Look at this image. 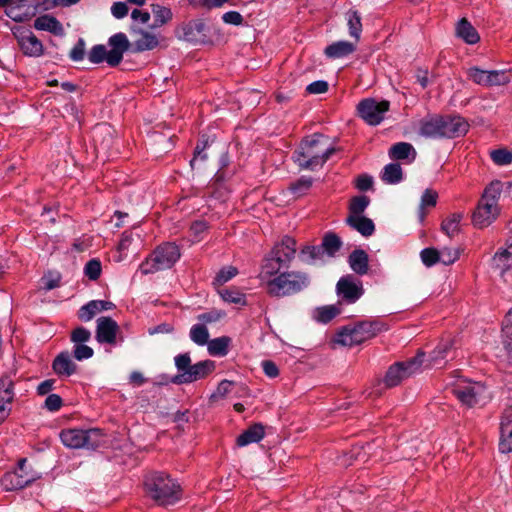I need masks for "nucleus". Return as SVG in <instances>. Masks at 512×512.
Segmentation results:
<instances>
[{
    "mask_svg": "<svg viewBox=\"0 0 512 512\" xmlns=\"http://www.w3.org/2000/svg\"><path fill=\"white\" fill-rule=\"evenodd\" d=\"M296 254V241L284 236L275 243L261 264L259 279L266 286L267 292L275 297L297 294L310 284V277L302 271H287Z\"/></svg>",
    "mask_w": 512,
    "mask_h": 512,
    "instance_id": "obj_1",
    "label": "nucleus"
},
{
    "mask_svg": "<svg viewBox=\"0 0 512 512\" xmlns=\"http://www.w3.org/2000/svg\"><path fill=\"white\" fill-rule=\"evenodd\" d=\"M335 153L329 138L322 134H314L304 139L294 152V162L302 169L314 171L322 167Z\"/></svg>",
    "mask_w": 512,
    "mask_h": 512,
    "instance_id": "obj_2",
    "label": "nucleus"
},
{
    "mask_svg": "<svg viewBox=\"0 0 512 512\" xmlns=\"http://www.w3.org/2000/svg\"><path fill=\"white\" fill-rule=\"evenodd\" d=\"M503 191L502 182L492 181L484 189L472 214V223L478 229L490 226L500 215L499 199Z\"/></svg>",
    "mask_w": 512,
    "mask_h": 512,
    "instance_id": "obj_3",
    "label": "nucleus"
},
{
    "mask_svg": "<svg viewBox=\"0 0 512 512\" xmlns=\"http://www.w3.org/2000/svg\"><path fill=\"white\" fill-rule=\"evenodd\" d=\"M174 364L177 374L172 377L171 382L176 385L190 384L204 379L216 368L215 362L212 360H203L192 364L189 353L176 355Z\"/></svg>",
    "mask_w": 512,
    "mask_h": 512,
    "instance_id": "obj_4",
    "label": "nucleus"
},
{
    "mask_svg": "<svg viewBox=\"0 0 512 512\" xmlns=\"http://www.w3.org/2000/svg\"><path fill=\"white\" fill-rule=\"evenodd\" d=\"M386 330H388L387 324L380 320H365L342 327L335 335L334 341L342 346L351 347L359 345Z\"/></svg>",
    "mask_w": 512,
    "mask_h": 512,
    "instance_id": "obj_5",
    "label": "nucleus"
},
{
    "mask_svg": "<svg viewBox=\"0 0 512 512\" xmlns=\"http://www.w3.org/2000/svg\"><path fill=\"white\" fill-rule=\"evenodd\" d=\"M60 439L64 446L71 449L85 448L95 450L105 444V435L98 428L63 429L60 432Z\"/></svg>",
    "mask_w": 512,
    "mask_h": 512,
    "instance_id": "obj_6",
    "label": "nucleus"
},
{
    "mask_svg": "<svg viewBox=\"0 0 512 512\" xmlns=\"http://www.w3.org/2000/svg\"><path fill=\"white\" fill-rule=\"evenodd\" d=\"M179 247L175 243H163L148 256L139 266L142 274H153L171 268L180 258Z\"/></svg>",
    "mask_w": 512,
    "mask_h": 512,
    "instance_id": "obj_7",
    "label": "nucleus"
},
{
    "mask_svg": "<svg viewBox=\"0 0 512 512\" xmlns=\"http://www.w3.org/2000/svg\"><path fill=\"white\" fill-rule=\"evenodd\" d=\"M452 393L467 407L485 404L490 398L487 387L478 381L458 378L452 384Z\"/></svg>",
    "mask_w": 512,
    "mask_h": 512,
    "instance_id": "obj_8",
    "label": "nucleus"
},
{
    "mask_svg": "<svg viewBox=\"0 0 512 512\" xmlns=\"http://www.w3.org/2000/svg\"><path fill=\"white\" fill-rule=\"evenodd\" d=\"M424 362V353H418L415 357L392 365L384 378L387 387L397 386L402 380L421 371Z\"/></svg>",
    "mask_w": 512,
    "mask_h": 512,
    "instance_id": "obj_9",
    "label": "nucleus"
},
{
    "mask_svg": "<svg viewBox=\"0 0 512 512\" xmlns=\"http://www.w3.org/2000/svg\"><path fill=\"white\" fill-rule=\"evenodd\" d=\"M390 109L388 100H377L375 98H365L357 105L359 117L370 126H377L385 119L386 113Z\"/></svg>",
    "mask_w": 512,
    "mask_h": 512,
    "instance_id": "obj_10",
    "label": "nucleus"
},
{
    "mask_svg": "<svg viewBox=\"0 0 512 512\" xmlns=\"http://www.w3.org/2000/svg\"><path fill=\"white\" fill-rule=\"evenodd\" d=\"M144 490L161 505L175 503L182 494V489L176 482H144Z\"/></svg>",
    "mask_w": 512,
    "mask_h": 512,
    "instance_id": "obj_11",
    "label": "nucleus"
},
{
    "mask_svg": "<svg viewBox=\"0 0 512 512\" xmlns=\"http://www.w3.org/2000/svg\"><path fill=\"white\" fill-rule=\"evenodd\" d=\"M467 74L474 83L485 87L501 86L512 82V70H482L471 67Z\"/></svg>",
    "mask_w": 512,
    "mask_h": 512,
    "instance_id": "obj_12",
    "label": "nucleus"
},
{
    "mask_svg": "<svg viewBox=\"0 0 512 512\" xmlns=\"http://www.w3.org/2000/svg\"><path fill=\"white\" fill-rule=\"evenodd\" d=\"M336 292L341 301L353 304L364 294V288L361 280L353 275H345L337 282Z\"/></svg>",
    "mask_w": 512,
    "mask_h": 512,
    "instance_id": "obj_13",
    "label": "nucleus"
},
{
    "mask_svg": "<svg viewBox=\"0 0 512 512\" xmlns=\"http://www.w3.org/2000/svg\"><path fill=\"white\" fill-rule=\"evenodd\" d=\"M13 35L24 55L40 57L43 54L42 42L30 30L18 27L13 30Z\"/></svg>",
    "mask_w": 512,
    "mask_h": 512,
    "instance_id": "obj_14",
    "label": "nucleus"
},
{
    "mask_svg": "<svg viewBox=\"0 0 512 512\" xmlns=\"http://www.w3.org/2000/svg\"><path fill=\"white\" fill-rule=\"evenodd\" d=\"M119 325L110 317H100L97 319L96 340L101 344L114 345L117 341Z\"/></svg>",
    "mask_w": 512,
    "mask_h": 512,
    "instance_id": "obj_15",
    "label": "nucleus"
},
{
    "mask_svg": "<svg viewBox=\"0 0 512 512\" xmlns=\"http://www.w3.org/2000/svg\"><path fill=\"white\" fill-rule=\"evenodd\" d=\"M14 382L5 375L0 378V424L10 415V404L14 399Z\"/></svg>",
    "mask_w": 512,
    "mask_h": 512,
    "instance_id": "obj_16",
    "label": "nucleus"
},
{
    "mask_svg": "<svg viewBox=\"0 0 512 512\" xmlns=\"http://www.w3.org/2000/svg\"><path fill=\"white\" fill-rule=\"evenodd\" d=\"M442 120V138H457L468 132L469 124L460 116H442Z\"/></svg>",
    "mask_w": 512,
    "mask_h": 512,
    "instance_id": "obj_17",
    "label": "nucleus"
},
{
    "mask_svg": "<svg viewBox=\"0 0 512 512\" xmlns=\"http://www.w3.org/2000/svg\"><path fill=\"white\" fill-rule=\"evenodd\" d=\"M36 13V5L32 0H16L8 5L5 14L15 22H23L30 19Z\"/></svg>",
    "mask_w": 512,
    "mask_h": 512,
    "instance_id": "obj_18",
    "label": "nucleus"
},
{
    "mask_svg": "<svg viewBox=\"0 0 512 512\" xmlns=\"http://www.w3.org/2000/svg\"><path fill=\"white\" fill-rule=\"evenodd\" d=\"M184 39L194 44H205L209 41L206 25L201 20L190 21L183 27Z\"/></svg>",
    "mask_w": 512,
    "mask_h": 512,
    "instance_id": "obj_19",
    "label": "nucleus"
},
{
    "mask_svg": "<svg viewBox=\"0 0 512 512\" xmlns=\"http://www.w3.org/2000/svg\"><path fill=\"white\" fill-rule=\"evenodd\" d=\"M499 450L502 453L512 452V408L506 410L502 416Z\"/></svg>",
    "mask_w": 512,
    "mask_h": 512,
    "instance_id": "obj_20",
    "label": "nucleus"
},
{
    "mask_svg": "<svg viewBox=\"0 0 512 512\" xmlns=\"http://www.w3.org/2000/svg\"><path fill=\"white\" fill-rule=\"evenodd\" d=\"M442 116L429 115L424 117L419 123V134L426 138H442Z\"/></svg>",
    "mask_w": 512,
    "mask_h": 512,
    "instance_id": "obj_21",
    "label": "nucleus"
},
{
    "mask_svg": "<svg viewBox=\"0 0 512 512\" xmlns=\"http://www.w3.org/2000/svg\"><path fill=\"white\" fill-rule=\"evenodd\" d=\"M454 357L453 341L445 340L440 342L430 354V365L437 368H442L448 358Z\"/></svg>",
    "mask_w": 512,
    "mask_h": 512,
    "instance_id": "obj_22",
    "label": "nucleus"
},
{
    "mask_svg": "<svg viewBox=\"0 0 512 512\" xmlns=\"http://www.w3.org/2000/svg\"><path fill=\"white\" fill-rule=\"evenodd\" d=\"M114 308V304L106 300H92L87 304L83 305L78 311V317L84 322H88L94 318V316L102 311L110 310Z\"/></svg>",
    "mask_w": 512,
    "mask_h": 512,
    "instance_id": "obj_23",
    "label": "nucleus"
},
{
    "mask_svg": "<svg viewBox=\"0 0 512 512\" xmlns=\"http://www.w3.org/2000/svg\"><path fill=\"white\" fill-rule=\"evenodd\" d=\"M374 444L366 443L364 446H354L348 453L338 458L340 465L348 466L353 462L364 463L367 461L369 453L373 449Z\"/></svg>",
    "mask_w": 512,
    "mask_h": 512,
    "instance_id": "obj_24",
    "label": "nucleus"
},
{
    "mask_svg": "<svg viewBox=\"0 0 512 512\" xmlns=\"http://www.w3.org/2000/svg\"><path fill=\"white\" fill-rule=\"evenodd\" d=\"M52 368L58 376L69 377L76 372L77 365L72 360L70 353L64 351L56 356Z\"/></svg>",
    "mask_w": 512,
    "mask_h": 512,
    "instance_id": "obj_25",
    "label": "nucleus"
},
{
    "mask_svg": "<svg viewBox=\"0 0 512 512\" xmlns=\"http://www.w3.org/2000/svg\"><path fill=\"white\" fill-rule=\"evenodd\" d=\"M493 266L501 276L512 269V242L500 248L493 257Z\"/></svg>",
    "mask_w": 512,
    "mask_h": 512,
    "instance_id": "obj_26",
    "label": "nucleus"
},
{
    "mask_svg": "<svg viewBox=\"0 0 512 512\" xmlns=\"http://www.w3.org/2000/svg\"><path fill=\"white\" fill-rule=\"evenodd\" d=\"M456 36L462 39L465 43L473 45L479 42L480 36L477 30L466 19L462 18L456 24Z\"/></svg>",
    "mask_w": 512,
    "mask_h": 512,
    "instance_id": "obj_27",
    "label": "nucleus"
},
{
    "mask_svg": "<svg viewBox=\"0 0 512 512\" xmlns=\"http://www.w3.org/2000/svg\"><path fill=\"white\" fill-rule=\"evenodd\" d=\"M356 50L355 44L349 41H336L325 48V55L331 59H339L352 54Z\"/></svg>",
    "mask_w": 512,
    "mask_h": 512,
    "instance_id": "obj_28",
    "label": "nucleus"
},
{
    "mask_svg": "<svg viewBox=\"0 0 512 512\" xmlns=\"http://www.w3.org/2000/svg\"><path fill=\"white\" fill-rule=\"evenodd\" d=\"M34 28L39 31H48L54 35L63 34L62 24L51 15H42L35 19Z\"/></svg>",
    "mask_w": 512,
    "mask_h": 512,
    "instance_id": "obj_29",
    "label": "nucleus"
},
{
    "mask_svg": "<svg viewBox=\"0 0 512 512\" xmlns=\"http://www.w3.org/2000/svg\"><path fill=\"white\" fill-rule=\"evenodd\" d=\"M264 427L261 424H254L240 434L237 438V445L240 447L258 443L264 438Z\"/></svg>",
    "mask_w": 512,
    "mask_h": 512,
    "instance_id": "obj_30",
    "label": "nucleus"
},
{
    "mask_svg": "<svg viewBox=\"0 0 512 512\" xmlns=\"http://www.w3.org/2000/svg\"><path fill=\"white\" fill-rule=\"evenodd\" d=\"M346 223L364 237L371 236L375 231V225L370 218L363 216L347 217Z\"/></svg>",
    "mask_w": 512,
    "mask_h": 512,
    "instance_id": "obj_31",
    "label": "nucleus"
},
{
    "mask_svg": "<svg viewBox=\"0 0 512 512\" xmlns=\"http://www.w3.org/2000/svg\"><path fill=\"white\" fill-rule=\"evenodd\" d=\"M389 156L394 160H409V162H412L416 158V150L410 143L399 142L390 148Z\"/></svg>",
    "mask_w": 512,
    "mask_h": 512,
    "instance_id": "obj_32",
    "label": "nucleus"
},
{
    "mask_svg": "<svg viewBox=\"0 0 512 512\" xmlns=\"http://www.w3.org/2000/svg\"><path fill=\"white\" fill-rule=\"evenodd\" d=\"M340 303L317 307L313 310V319L319 323L326 324L340 314Z\"/></svg>",
    "mask_w": 512,
    "mask_h": 512,
    "instance_id": "obj_33",
    "label": "nucleus"
},
{
    "mask_svg": "<svg viewBox=\"0 0 512 512\" xmlns=\"http://www.w3.org/2000/svg\"><path fill=\"white\" fill-rule=\"evenodd\" d=\"M350 268L358 275L368 272V255L363 250H354L348 259Z\"/></svg>",
    "mask_w": 512,
    "mask_h": 512,
    "instance_id": "obj_34",
    "label": "nucleus"
},
{
    "mask_svg": "<svg viewBox=\"0 0 512 512\" xmlns=\"http://www.w3.org/2000/svg\"><path fill=\"white\" fill-rule=\"evenodd\" d=\"M345 18L347 21L349 35L358 41L362 32V22L359 12L356 10H349L345 14Z\"/></svg>",
    "mask_w": 512,
    "mask_h": 512,
    "instance_id": "obj_35",
    "label": "nucleus"
},
{
    "mask_svg": "<svg viewBox=\"0 0 512 512\" xmlns=\"http://www.w3.org/2000/svg\"><path fill=\"white\" fill-rule=\"evenodd\" d=\"M403 178L402 168L398 163L387 164L382 171L381 179L387 184H397Z\"/></svg>",
    "mask_w": 512,
    "mask_h": 512,
    "instance_id": "obj_36",
    "label": "nucleus"
},
{
    "mask_svg": "<svg viewBox=\"0 0 512 512\" xmlns=\"http://www.w3.org/2000/svg\"><path fill=\"white\" fill-rule=\"evenodd\" d=\"M230 338L227 336L218 337L208 341L207 349L212 356H225L228 353Z\"/></svg>",
    "mask_w": 512,
    "mask_h": 512,
    "instance_id": "obj_37",
    "label": "nucleus"
},
{
    "mask_svg": "<svg viewBox=\"0 0 512 512\" xmlns=\"http://www.w3.org/2000/svg\"><path fill=\"white\" fill-rule=\"evenodd\" d=\"M158 44L157 36L147 31H140L139 37L135 40V47L138 51L152 50Z\"/></svg>",
    "mask_w": 512,
    "mask_h": 512,
    "instance_id": "obj_38",
    "label": "nucleus"
},
{
    "mask_svg": "<svg viewBox=\"0 0 512 512\" xmlns=\"http://www.w3.org/2000/svg\"><path fill=\"white\" fill-rule=\"evenodd\" d=\"M370 204L369 197L365 195L355 196L350 200L348 217L363 216L364 211Z\"/></svg>",
    "mask_w": 512,
    "mask_h": 512,
    "instance_id": "obj_39",
    "label": "nucleus"
},
{
    "mask_svg": "<svg viewBox=\"0 0 512 512\" xmlns=\"http://www.w3.org/2000/svg\"><path fill=\"white\" fill-rule=\"evenodd\" d=\"M463 218L461 213H454L447 217L441 225L442 231L449 237H453L459 232L460 222Z\"/></svg>",
    "mask_w": 512,
    "mask_h": 512,
    "instance_id": "obj_40",
    "label": "nucleus"
},
{
    "mask_svg": "<svg viewBox=\"0 0 512 512\" xmlns=\"http://www.w3.org/2000/svg\"><path fill=\"white\" fill-rule=\"evenodd\" d=\"M190 339L199 346H204L208 343L209 332L204 324H195L190 329Z\"/></svg>",
    "mask_w": 512,
    "mask_h": 512,
    "instance_id": "obj_41",
    "label": "nucleus"
},
{
    "mask_svg": "<svg viewBox=\"0 0 512 512\" xmlns=\"http://www.w3.org/2000/svg\"><path fill=\"white\" fill-rule=\"evenodd\" d=\"M341 246V239L334 233L326 234L321 245L323 251H325L329 256H334Z\"/></svg>",
    "mask_w": 512,
    "mask_h": 512,
    "instance_id": "obj_42",
    "label": "nucleus"
},
{
    "mask_svg": "<svg viewBox=\"0 0 512 512\" xmlns=\"http://www.w3.org/2000/svg\"><path fill=\"white\" fill-rule=\"evenodd\" d=\"M31 467L28 465L27 459L22 458L18 461L17 467L14 469L13 472L7 473L8 477H11L13 475L14 477L18 479H26V480H36V477L34 474L31 473Z\"/></svg>",
    "mask_w": 512,
    "mask_h": 512,
    "instance_id": "obj_43",
    "label": "nucleus"
},
{
    "mask_svg": "<svg viewBox=\"0 0 512 512\" xmlns=\"http://www.w3.org/2000/svg\"><path fill=\"white\" fill-rule=\"evenodd\" d=\"M438 194L436 191L431 189H426L421 197L420 207H419V217L421 220L425 217L424 209L427 207H434L437 203Z\"/></svg>",
    "mask_w": 512,
    "mask_h": 512,
    "instance_id": "obj_44",
    "label": "nucleus"
},
{
    "mask_svg": "<svg viewBox=\"0 0 512 512\" xmlns=\"http://www.w3.org/2000/svg\"><path fill=\"white\" fill-rule=\"evenodd\" d=\"M490 157L492 161L499 166H505L512 163V151L506 148L491 151Z\"/></svg>",
    "mask_w": 512,
    "mask_h": 512,
    "instance_id": "obj_45",
    "label": "nucleus"
},
{
    "mask_svg": "<svg viewBox=\"0 0 512 512\" xmlns=\"http://www.w3.org/2000/svg\"><path fill=\"white\" fill-rule=\"evenodd\" d=\"M324 251L321 246H305L301 250L302 260L306 263H312L322 258Z\"/></svg>",
    "mask_w": 512,
    "mask_h": 512,
    "instance_id": "obj_46",
    "label": "nucleus"
},
{
    "mask_svg": "<svg viewBox=\"0 0 512 512\" xmlns=\"http://www.w3.org/2000/svg\"><path fill=\"white\" fill-rule=\"evenodd\" d=\"M220 296L225 302L234 304L245 303V295L236 289H224L220 291Z\"/></svg>",
    "mask_w": 512,
    "mask_h": 512,
    "instance_id": "obj_47",
    "label": "nucleus"
},
{
    "mask_svg": "<svg viewBox=\"0 0 512 512\" xmlns=\"http://www.w3.org/2000/svg\"><path fill=\"white\" fill-rule=\"evenodd\" d=\"M101 270L100 261L97 259H91L86 263L84 273L90 280H97L101 275Z\"/></svg>",
    "mask_w": 512,
    "mask_h": 512,
    "instance_id": "obj_48",
    "label": "nucleus"
},
{
    "mask_svg": "<svg viewBox=\"0 0 512 512\" xmlns=\"http://www.w3.org/2000/svg\"><path fill=\"white\" fill-rule=\"evenodd\" d=\"M109 45L112 49H116L122 52H126L129 48V42L125 34L117 33L110 37Z\"/></svg>",
    "mask_w": 512,
    "mask_h": 512,
    "instance_id": "obj_49",
    "label": "nucleus"
},
{
    "mask_svg": "<svg viewBox=\"0 0 512 512\" xmlns=\"http://www.w3.org/2000/svg\"><path fill=\"white\" fill-rule=\"evenodd\" d=\"M94 354V351L91 347L85 344H74L73 348V356L78 361H83L91 358Z\"/></svg>",
    "mask_w": 512,
    "mask_h": 512,
    "instance_id": "obj_50",
    "label": "nucleus"
},
{
    "mask_svg": "<svg viewBox=\"0 0 512 512\" xmlns=\"http://www.w3.org/2000/svg\"><path fill=\"white\" fill-rule=\"evenodd\" d=\"M91 338V332L84 327H77L71 333V341L74 344H85Z\"/></svg>",
    "mask_w": 512,
    "mask_h": 512,
    "instance_id": "obj_51",
    "label": "nucleus"
},
{
    "mask_svg": "<svg viewBox=\"0 0 512 512\" xmlns=\"http://www.w3.org/2000/svg\"><path fill=\"white\" fill-rule=\"evenodd\" d=\"M106 48L104 45H95L88 53V60L91 63L98 64L105 60Z\"/></svg>",
    "mask_w": 512,
    "mask_h": 512,
    "instance_id": "obj_52",
    "label": "nucleus"
},
{
    "mask_svg": "<svg viewBox=\"0 0 512 512\" xmlns=\"http://www.w3.org/2000/svg\"><path fill=\"white\" fill-rule=\"evenodd\" d=\"M502 337L504 347L509 354V362L512 363V325L503 324Z\"/></svg>",
    "mask_w": 512,
    "mask_h": 512,
    "instance_id": "obj_53",
    "label": "nucleus"
},
{
    "mask_svg": "<svg viewBox=\"0 0 512 512\" xmlns=\"http://www.w3.org/2000/svg\"><path fill=\"white\" fill-rule=\"evenodd\" d=\"M421 260L427 266L431 267L438 262V250L433 248H425L421 251Z\"/></svg>",
    "mask_w": 512,
    "mask_h": 512,
    "instance_id": "obj_54",
    "label": "nucleus"
},
{
    "mask_svg": "<svg viewBox=\"0 0 512 512\" xmlns=\"http://www.w3.org/2000/svg\"><path fill=\"white\" fill-rule=\"evenodd\" d=\"M439 257L438 262H441L445 265H450L454 263L459 258V253L457 250H452L449 248H444L441 251H438Z\"/></svg>",
    "mask_w": 512,
    "mask_h": 512,
    "instance_id": "obj_55",
    "label": "nucleus"
},
{
    "mask_svg": "<svg viewBox=\"0 0 512 512\" xmlns=\"http://www.w3.org/2000/svg\"><path fill=\"white\" fill-rule=\"evenodd\" d=\"M207 230V224L204 221H195L190 227V233L194 242H198L203 238V234Z\"/></svg>",
    "mask_w": 512,
    "mask_h": 512,
    "instance_id": "obj_56",
    "label": "nucleus"
},
{
    "mask_svg": "<svg viewBox=\"0 0 512 512\" xmlns=\"http://www.w3.org/2000/svg\"><path fill=\"white\" fill-rule=\"evenodd\" d=\"M238 273V270L237 268L233 267V266H227V267H224L223 269H221L217 276H216V281L219 283V284H224L226 282H228L229 280H231L233 277H235Z\"/></svg>",
    "mask_w": 512,
    "mask_h": 512,
    "instance_id": "obj_57",
    "label": "nucleus"
},
{
    "mask_svg": "<svg viewBox=\"0 0 512 512\" xmlns=\"http://www.w3.org/2000/svg\"><path fill=\"white\" fill-rule=\"evenodd\" d=\"M153 13L155 17V22L160 25L169 21L172 17L171 10L166 7L156 6L155 8H153Z\"/></svg>",
    "mask_w": 512,
    "mask_h": 512,
    "instance_id": "obj_58",
    "label": "nucleus"
},
{
    "mask_svg": "<svg viewBox=\"0 0 512 512\" xmlns=\"http://www.w3.org/2000/svg\"><path fill=\"white\" fill-rule=\"evenodd\" d=\"M225 316V313L219 310H212L205 313H202L198 316V320L202 323H214L219 321Z\"/></svg>",
    "mask_w": 512,
    "mask_h": 512,
    "instance_id": "obj_59",
    "label": "nucleus"
},
{
    "mask_svg": "<svg viewBox=\"0 0 512 512\" xmlns=\"http://www.w3.org/2000/svg\"><path fill=\"white\" fill-rule=\"evenodd\" d=\"M62 398L57 394H49L45 399L44 407L51 411H58L62 407Z\"/></svg>",
    "mask_w": 512,
    "mask_h": 512,
    "instance_id": "obj_60",
    "label": "nucleus"
},
{
    "mask_svg": "<svg viewBox=\"0 0 512 512\" xmlns=\"http://www.w3.org/2000/svg\"><path fill=\"white\" fill-rule=\"evenodd\" d=\"M312 185V178L301 177L296 183L292 184L291 189L296 194H303Z\"/></svg>",
    "mask_w": 512,
    "mask_h": 512,
    "instance_id": "obj_61",
    "label": "nucleus"
},
{
    "mask_svg": "<svg viewBox=\"0 0 512 512\" xmlns=\"http://www.w3.org/2000/svg\"><path fill=\"white\" fill-rule=\"evenodd\" d=\"M234 385L232 381L229 380H222L216 389V391L212 394V398H223L227 394L231 392V388Z\"/></svg>",
    "mask_w": 512,
    "mask_h": 512,
    "instance_id": "obj_62",
    "label": "nucleus"
},
{
    "mask_svg": "<svg viewBox=\"0 0 512 512\" xmlns=\"http://www.w3.org/2000/svg\"><path fill=\"white\" fill-rule=\"evenodd\" d=\"M124 52L116 49H106L105 61L112 67L117 66L123 59Z\"/></svg>",
    "mask_w": 512,
    "mask_h": 512,
    "instance_id": "obj_63",
    "label": "nucleus"
},
{
    "mask_svg": "<svg viewBox=\"0 0 512 512\" xmlns=\"http://www.w3.org/2000/svg\"><path fill=\"white\" fill-rule=\"evenodd\" d=\"M328 90V83L324 80H318L310 83L306 87V91L309 94H323Z\"/></svg>",
    "mask_w": 512,
    "mask_h": 512,
    "instance_id": "obj_64",
    "label": "nucleus"
}]
</instances>
